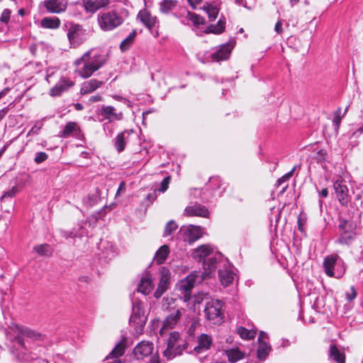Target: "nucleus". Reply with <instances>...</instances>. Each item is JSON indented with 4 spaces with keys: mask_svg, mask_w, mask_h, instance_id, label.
<instances>
[{
    "mask_svg": "<svg viewBox=\"0 0 363 363\" xmlns=\"http://www.w3.org/2000/svg\"><path fill=\"white\" fill-rule=\"evenodd\" d=\"M110 123H108V121H107L103 124V129L104 132L106 133H108L109 135H111L113 133V129L111 127L109 126Z\"/></svg>",
    "mask_w": 363,
    "mask_h": 363,
    "instance_id": "59",
    "label": "nucleus"
},
{
    "mask_svg": "<svg viewBox=\"0 0 363 363\" xmlns=\"http://www.w3.org/2000/svg\"><path fill=\"white\" fill-rule=\"evenodd\" d=\"M221 259V255L218 254L216 255H213L210 257L206 260H204L203 262V279L207 277H209L210 274L214 272L217 267L218 262Z\"/></svg>",
    "mask_w": 363,
    "mask_h": 363,
    "instance_id": "23",
    "label": "nucleus"
},
{
    "mask_svg": "<svg viewBox=\"0 0 363 363\" xmlns=\"http://www.w3.org/2000/svg\"><path fill=\"white\" fill-rule=\"evenodd\" d=\"M229 362L235 363L245 357V354L238 347L232 348L225 351Z\"/></svg>",
    "mask_w": 363,
    "mask_h": 363,
    "instance_id": "33",
    "label": "nucleus"
},
{
    "mask_svg": "<svg viewBox=\"0 0 363 363\" xmlns=\"http://www.w3.org/2000/svg\"><path fill=\"white\" fill-rule=\"evenodd\" d=\"M327 152L324 149L320 150L315 155L317 162H323L326 160Z\"/></svg>",
    "mask_w": 363,
    "mask_h": 363,
    "instance_id": "55",
    "label": "nucleus"
},
{
    "mask_svg": "<svg viewBox=\"0 0 363 363\" xmlns=\"http://www.w3.org/2000/svg\"><path fill=\"white\" fill-rule=\"evenodd\" d=\"M154 345L150 341H141L133 349V354L137 360H143L152 355Z\"/></svg>",
    "mask_w": 363,
    "mask_h": 363,
    "instance_id": "14",
    "label": "nucleus"
},
{
    "mask_svg": "<svg viewBox=\"0 0 363 363\" xmlns=\"http://www.w3.org/2000/svg\"><path fill=\"white\" fill-rule=\"evenodd\" d=\"M129 321L130 325L134 328L135 334L143 333L147 318L145 315L143 303L141 301L133 303L132 315Z\"/></svg>",
    "mask_w": 363,
    "mask_h": 363,
    "instance_id": "7",
    "label": "nucleus"
},
{
    "mask_svg": "<svg viewBox=\"0 0 363 363\" xmlns=\"http://www.w3.org/2000/svg\"><path fill=\"white\" fill-rule=\"evenodd\" d=\"M345 295H346V299L348 301H353L357 296V291L355 290L354 286H352L350 288V290L346 292Z\"/></svg>",
    "mask_w": 363,
    "mask_h": 363,
    "instance_id": "56",
    "label": "nucleus"
},
{
    "mask_svg": "<svg viewBox=\"0 0 363 363\" xmlns=\"http://www.w3.org/2000/svg\"><path fill=\"white\" fill-rule=\"evenodd\" d=\"M330 357L337 363H345V354L335 345L330 347Z\"/></svg>",
    "mask_w": 363,
    "mask_h": 363,
    "instance_id": "34",
    "label": "nucleus"
},
{
    "mask_svg": "<svg viewBox=\"0 0 363 363\" xmlns=\"http://www.w3.org/2000/svg\"><path fill=\"white\" fill-rule=\"evenodd\" d=\"M125 191V184L124 182H121L118 188L116 196L119 195L121 192H124Z\"/></svg>",
    "mask_w": 363,
    "mask_h": 363,
    "instance_id": "64",
    "label": "nucleus"
},
{
    "mask_svg": "<svg viewBox=\"0 0 363 363\" xmlns=\"http://www.w3.org/2000/svg\"><path fill=\"white\" fill-rule=\"evenodd\" d=\"M98 199L99 196L96 194H89L86 198L83 199V201L87 206L91 207L97 203Z\"/></svg>",
    "mask_w": 363,
    "mask_h": 363,
    "instance_id": "47",
    "label": "nucleus"
},
{
    "mask_svg": "<svg viewBox=\"0 0 363 363\" xmlns=\"http://www.w3.org/2000/svg\"><path fill=\"white\" fill-rule=\"evenodd\" d=\"M272 350L271 346L265 341L259 342V346L257 351V357L259 360H264L269 352Z\"/></svg>",
    "mask_w": 363,
    "mask_h": 363,
    "instance_id": "35",
    "label": "nucleus"
},
{
    "mask_svg": "<svg viewBox=\"0 0 363 363\" xmlns=\"http://www.w3.org/2000/svg\"><path fill=\"white\" fill-rule=\"evenodd\" d=\"M203 9L206 11L208 13V19L210 21H214L218 14V10L216 7H209L208 4H207V6H203Z\"/></svg>",
    "mask_w": 363,
    "mask_h": 363,
    "instance_id": "46",
    "label": "nucleus"
},
{
    "mask_svg": "<svg viewBox=\"0 0 363 363\" xmlns=\"http://www.w3.org/2000/svg\"><path fill=\"white\" fill-rule=\"evenodd\" d=\"M197 345L194 348V352L199 354L211 349L213 344V338L208 334L202 333L197 337Z\"/></svg>",
    "mask_w": 363,
    "mask_h": 363,
    "instance_id": "18",
    "label": "nucleus"
},
{
    "mask_svg": "<svg viewBox=\"0 0 363 363\" xmlns=\"http://www.w3.org/2000/svg\"><path fill=\"white\" fill-rule=\"evenodd\" d=\"M218 275L223 285L229 286L234 279V273L230 270H219Z\"/></svg>",
    "mask_w": 363,
    "mask_h": 363,
    "instance_id": "37",
    "label": "nucleus"
},
{
    "mask_svg": "<svg viewBox=\"0 0 363 363\" xmlns=\"http://www.w3.org/2000/svg\"><path fill=\"white\" fill-rule=\"evenodd\" d=\"M110 0H83L84 9L86 11L94 13L98 9L106 6Z\"/></svg>",
    "mask_w": 363,
    "mask_h": 363,
    "instance_id": "25",
    "label": "nucleus"
},
{
    "mask_svg": "<svg viewBox=\"0 0 363 363\" xmlns=\"http://www.w3.org/2000/svg\"><path fill=\"white\" fill-rule=\"evenodd\" d=\"M185 214L188 216H200L208 218L209 215L208 210L200 203H194L185 208Z\"/></svg>",
    "mask_w": 363,
    "mask_h": 363,
    "instance_id": "22",
    "label": "nucleus"
},
{
    "mask_svg": "<svg viewBox=\"0 0 363 363\" xmlns=\"http://www.w3.org/2000/svg\"><path fill=\"white\" fill-rule=\"evenodd\" d=\"M103 84L104 82L102 81H99L95 79H90L89 81L84 82L82 84L80 92L82 94H89L99 88Z\"/></svg>",
    "mask_w": 363,
    "mask_h": 363,
    "instance_id": "26",
    "label": "nucleus"
},
{
    "mask_svg": "<svg viewBox=\"0 0 363 363\" xmlns=\"http://www.w3.org/2000/svg\"><path fill=\"white\" fill-rule=\"evenodd\" d=\"M43 127V123L40 121H37L35 125L30 129L29 134H35L37 135L40 132V129Z\"/></svg>",
    "mask_w": 363,
    "mask_h": 363,
    "instance_id": "57",
    "label": "nucleus"
},
{
    "mask_svg": "<svg viewBox=\"0 0 363 363\" xmlns=\"http://www.w3.org/2000/svg\"><path fill=\"white\" fill-rule=\"evenodd\" d=\"M153 283L150 274H146L145 277L140 279L138 286V291L141 292L144 295L149 294L153 289Z\"/></svg>",
    "mask_w": 363,
    "mask_h": 363,
    "instance_id": "27",
    "label": "nucleus"
},
{
    "mask_svg": "<svg viewBox=\"0 0 363 363\" xmlns=\"http://www.w3.org/2000/svg\"><path fill=\"white\" fill-rule=\"evenodd\" d=\"M43 4L47 12L50 13H62L67 7V0H45Z\"/></svg>",
    "mask_w": 363,
    "mask_h": 363,
    "instance_id": "17",
    "label": "nucleus"
},
{
    "mask_svg": "<svg viewBox=\"0 0 363 363\" xmlns=\"http://www.w3.org/2000/svg\"><path fill=\"white\" fill-rule=\"evenodd\" d=\"M178 228L177 224L173 220H169L165 225L163 237L171 235Z\"/></svg>",
    "mask_w": 363,
    "mask_h": 363,
    "instance_id": "44",
    "label": "nucleus"
},
{
    "mask_svg": "<svg viewBox=\"0 0 363 363\" xmlns=\"http://www.w3.org/2000/svg\"><path fill=\"white\" fill-rule=\"evenodd\" d=\"M11 11L9 9H5L0 16V22L8 23L11 17Z\"/></svg>",
    "mask_w": 363,
    "mask_h": 363,
    "instance_id": "54",
    "label": "nucleus"
},
{
    "mask_svg": "<svg viewBox=\"0 0 363 363\" xmlns=\"http://www.w3.org/2000/svg\"><path fill=\"white\" fill-rule=\"evenodd\" d=\"M237 331L240 337L245 340H252L256 335V331L247 330L242 326L238 327Z\"/></svg>",
    "mask_w": 363,
    "mask_h": 363,
    "instance_id": "40",
    "label": "nucleus"
},
{
    "mask_svg": "<svg viewBox=\"0 0 363 363\" xmlns=\"http://www.w3.org/2000/svg\"><path fill=\"white\" fill-rule=\"evenodd\" d=\"M127 340L125 337H123L114 348L111 350L107 358H118L122 355H123L125 350L127 347Z\"/></svg>",
    "mask_w": 363,
    "mask_h": 363,
    "instance_id": "31",
    "label": "nucleus"
},
{
    "mask_svg": "<svg viewBox=\"0 0 363 363\" xmlns=\"http://www.w3.org/2000/svg\"><path fill=\"white\" fill-rule=\"evenodd\" d=\"M171 180L170 176H167L163 179L160 184V188L158 189L159 191L164 193L168 189L169 182Z\"/></svg>",
    "mask_w": 363,
    "mask_h": 363,
    "instance_id": "53",
    "label": "nucleus"
},
{
    "mask_svg": "<svg viewBox=\"0 0 363 363\" xmlns=\"http://www.w3.org/2000/svg\"><path fill=\"white\" fill-rule=\"evenodd\" d=\"M184 311L182 308H172V311L169 312L163 321L162 326L160 330L161 335H163L167 331L173 329L182 315V311Z\"/></svg>",
    "mask_w": 363,
    "mask_h": 363,
    "instance_id": "11",
    "label": "nucleus"
},
{
    "mask_svg": "<svg viewBox=\"0 0 363 363\" xmlns=\"http://www.w3.org/2000/svg\"><path fill=\"white\" fill-rule=\"evenodd\" d=\"M197 275L190 274L184 279L182 280L178 285V289L183 294L184 301H189L191 298V291L194 288Z\"/></svg>",
    "mask_w": 363,
    "mask_h": 363,
    "instance_id": "16",
    "label": "nucleus"
},
{
    "mask_svg": "<svg viewBox=\"0 0 363 363\" xmlns=\"http://www.w3.org/2000/svg\"><path fill=\"white\" fill-rule=\"evenodd\" d=\"M341 108H338L334 113V118L333 120V125L335 129L337 130L340 128L342 117L340 116Z\"/></svg>",
    "mask_w": 363,
    "mask_h": 363,
    "instance_id": "48",
    "label": "nucleus"
},
{
    "mask_svg": "<svg viewBox=\"0 0 363 363\" xmlns=\"http://www.w3.org/2000/svg\"><path fill=\"white\" fill-rule=\"evenodd\" d=\"M175 301L176 299L172 297H164L162 304V309L168 312L172 311V308H177L174 306Z\"/></svg>",
    "mask_w": 363,
    "mask_h": 363,
    "instance_id": "43",
    "label": "nucleus"
},
{
    "mask_svg": "<svg viewBox=\"0 0 363 363\" xmlns=\"http://www.w3.org/2000/svg\"><path fill=\"white\" fill-rule=\"evenodd\" d=\"M129 135L130 132L128 130H124L116 135L114 146L118 152H121L124 150L126 145V140Z\"/></svg>",
    "mask_w": 363,
    "mask_h": 363,
    "instance_id": "29",
    "label": "nucleus"
},
{
    "mask_svg": "<svg viewBox=\"0 0 363 363\" xmlns=\"http://www.w3.org/2000/svg\"><path fill=\"white\" fill-rule=\"evenodd\" d=\"M48 158V155L45 152H37L35 154L34 162L36 164H40Z\"/></svg>",
    "mask_w": 363,
    "mask_h": 363,
    "instance_id": "49",
    "label": "nucleus"
},
{
    "mask_svg": "<svg viewBox=\"0 0 363 363\" xmlns=\"http://www.w3.org/2000/svg\"><path fill=\"white\" fill-rule=\"evenodd\" d=\"M40 26L47 29H57L60 26L61 21L58 17H44L40 21Z\"/></svg>",
    "mask_w": 363,
    "mask_h": 363,
    "instance_id": "28",
    "label": "nucleus"
},
{
    "mask_svg": "<svg viewBox=\"0 0 363 363\" xmlns=\"http://www.w3.org/2000/svg\"><path fill=\"white\" fill-rule=\"evenodd\" d=\"M181 230L184 233V240L192 243L199 239L201 236V231L199 227L190 225L189 227L182 226Z\"/></svg>",
    "mask_w": 363,
    "mask_h": 363,
    "instance_id": "20",
    "label": "nucleus"
},
{
    "mask_svg": "<svg viewBox=\"0 0 363 363\" xmlns=\"http://www.w3.org/2000/svg\"><path fill=\"white\" fill-rule=\"evenodd\" d=\"M85 235H87V230L79 224L77 228H74L69 231V237L71 238H82Z\"/></svg>",
    "mask_w": 363,
    "mask_h": 363,
    "instance_id": "42",
    "label": "nucleus"
},
{
    "mask_svg": "<svg viewBox=\"0 0 363 363\" xmlns=\"http://www.w3.org/2000/svg\"><path fill=\"white\" fill-rule=\"evenodd\" d=\"M323 267L325 273L330 277L340 279L346 271L343 259L337 255H330L324 258Z\"/></svg>",
    "mask_w": 363,
    "mask_h": 363,
    "instance_id": "5",
    "label": "nucleus"
},
{
    "mask_svg": "<svg viewBox=\"0 0 363 363\" xmlns=\"http://www.w3.org/2000/svg\"><path fill=\"white\" fill-rule=\"evenodd\" d=\"M86 30L79 24H71L68 31L67 38L73 47L78 46L86 40Z\"/></svg>",
    "mask_w": 363,
    "mask_h": 363,
    "instance_id": "10",
    "label": "nucleus"
},
{
    "mask_svg": "<svg viewBox=\"0 0 363 363\" xmlns=\"http://www.w3.org/2000/svg\"><path fill=\"white\" fill-rule=\"evenodd\" d=\"M187 17L189 18V20H191V21L194 25L199 26V25H203L205 23L204 18L199 15H197L194 13L188 11Z\"/></svg>",
    "mask_w": 363,
    "mask_h": 363,
    "instance_id": "45",
    "label": "nucleus"
},
{
    "mask_svg": "<svg viewBox=\"0 0 363 363\" xmlns=\"http://www.w3.org/2000/svg\"><path fill=\"white\" fill-rule=\"evenodd\" d=\"M187 348V343L181 338L178 332H172L169 335L167 349L164 351V356L168 359H172L182 354Z\"/></svg>",
    "mask_w": 363,
    "mask_h": 363,
    "instance_id": "6",
    "label": "nucleus"
},
{
    "mask_svg": "<svg viewBox=\"0 0 363 363\" xmlns=\"http://www.w3.org/2000/svg\"><path fill=\"white\" fill-rule=\"evenodd\" d=\"M234 45L235 42L230 40L226 43L219 45L217 50L211 54V60L215 62L228 60L234 48Z\"/></svg>",
    "mask_w": 363,
    "mask_h": 363,
    "instance_id": "15",
    "label": "nucleus"
},
{
    "mask_svg": "<svg viewBox=\"0 0 363 363\" xmlns=\"http://www.w3.org/2000/svg\"><path fill=\"white\" fill-rule=\"evenodd\" d=\"M129 12L125 9L101 12L98 15V23L103 31H111L120 26L128 17Z\"/></svg>",
    "mask_w": 363,
    "mask_h": 363,
    "instance_id": "3",
    "label": "nucleus"
},
{
    "mask_svg": "<svg viewBox=\"0 0 363 363\" xmlns=\"http://www.w3.org/2000/svg\"><path fill=\"white\" fill-rule=\"evenodd\" d=\"M296 167L294 166L290 172L283 175L281 178L278 179L277 181V184L278 186H280L282 183L288 181L292 177L294 172L296 169Z\"/></svg>",
    "mask_w": 363,
    "mask_h": 363,
    "instance_id": "50",
    "label": "nucleus"
},
{
    "mask_svg": "<svg viewBox=\"0 0 363 363\" xmlns=\"http://www.w3.org/2000/svg\"><path fill=\"white\" fill-rule=\"evenodd\" d=\"M169 248L168 245H164L161 246L155 253V255L154 257L155 262L158 264H163L166 261V259L169 255Z\"/></svg>",
    "mask_w": 363,
    "mask_h": 363,
    "instance_id": "32",
    "label": "nucleus"
},
{
    "mask_svg": "<svg viewBox=\"0 0 363 363\" xmlns=\"http://www.w3.org/2000/svg\"><path fill=\"white\" fill-rule=\"evenodd\" d=\"M136 35V30H133L132 32L121 43L120 49L122 52L127 51L130 49L135 40Z\"/></svg>",
    "mask_w": 363,
    "mask_h": 363,
    "instance_id": "36",
    "label": "nucleus"
},
{
    "mask_svg": "<svg viewBox=\"0 0 363 363\" xmlns=\"http://www.w3.org/2000/svg\"><path fill=\"white\" fill-rule=\"evenodd\" d=\"M138 18L142 23L149 30H152L158 24L156 16H152L148 11L143 9L138 14Z\"/></svg>",
    "mask_w": 363,
    "mask_h": 363,
    "instance_id": "21",
    "label": "nucleus"
},
{
    "mask_svg": "<svg viewBox=\"0 0 363 363\" xmlns=\"http://www.w3.org/2000/svg\"><path fill=\"white\" fill-rule=\"evenodd\" d=\"M106 62V57L99 51L90 50L86 52L74 64L78 67L77 72L82 78H89Z\"/></svg>",
    "mask_w": 363,
    "mask_h": 363,
    "instance_id": "2",
    "label": "nucleus"
},
{
    "mask_svg": "<svg viewBox=\"0 0 363 363\" xmlns=\"http://www.w3.org/2000/svg\"><path fill=\"white\" fill-rule=\"evenodd\" d=\"M333 189L340 203L343 206H347L349 202V189L345 182L342 179H336L333 182Z\"/></svg>",
    "mask_w": 363,
    "mask_h": 363,
    "instance_id": "12",
    "label": "nucleus"
},
{
    "mask_svg": "<svg viewBox=\"0 0 363 363\" xmlns=\"http://www.w3.org/2000/svg\"><path fill=\"white\" fill-rule=\"evenodd\" d=\"M160 282L157 288L154 293V296L156 298H160L162 294L168 289L170 284L171 273L165 267H162L160 270Z\"/></svg>",
    "mask_w": 363,
    "mask_h": 363,
    "instance_id": "13",
    "label": "nucleus"
},
{
    "mask_svg": "<svg viewBox=\"0 0 363 363\" xmlns=\"http://www.w3.org/2000/svg\"><path fill=\"white\" fill-rule=\"evenodd\" d=\"M338 236L335 242L341 245L350 246L357 236V225L350 219H338Z\"/></svg>",
    "mask_w": 363,
    "mask_h": 363,
    "instance_id": "4",
    "label": "nucleus"
},
{
    "mask_svg": "<svg viewBox=\"0 0 363 363\" xmlns=\"http://www.w3.org/2000/svg\"><path fill=\"white\" fill-rule=\"evenodd\" d=\"M74 86V82L67 77H62L60 81L50 90V95L59 96Z\"/></svg>",
    "mask_w": 363,
    "mask_h": 363,
    "instance_id": "19",
    "label": "nucleus"
},
{
    "mask_svg": "<svg viewBox=\"0 0 363 363\" xmlns=\"http://www.w3.org/2000/svg\"><path fill=\"white\" fill-rule=\"evenodd\" d=\"M79 130V127L75 122H68L59 133L60 138H68L72 135H77Z\"/></svg>",
    "mask_w": 363,
    "mask_h": 363,
    "instance_id": "30",
    "label": "nucleus"
},
{
    "mask_svg": "<svg viewBox=\"0 0 363 363\" xmlns=\"http://www.w3.org/2000/svg\"><path fill=\"white\" fill-rule=\"evenodd\" d=\"M11 330L13 334H7L8 339L13 344L11 347V352L18 360L24 359L26 351V347L23 337L30 338L34 340H43L44 336L39 333L32 330L27 327L14 324Z\"/></svg>",
    "mask_w": 363,
    "mask_h": 363,
    "instance_id": "1",
    "label": "nucleus"
},
{
    "mask_svg": "<svg viewBox=\"0 0 363 363\" xmlns=\"http://www.w3.org/2000/svg\"><path fill=\"white\" fill-rule=\"evenodd\" d=\"M223 303L220 300H211L206 303L204 313L206 318L213 324L220 325L223 322Z\"/></svg>",
    "mask_w": 363,
    "mask_h": 363,
    "instance_id": "8",
    "label": "nucleus"
},
{
    "mask_svg": "<svg viewBox=\"0 0 363 363\" xmlns=\"http://www.w3.org/2000/svg\"><path fill=\"white\" fill-rule=\"evenodd\" d=\"M112 98H113V99H115V100H116V101H118L123 102V103H124V104H125V103H129V102H130L127 99H125V98H124V97H123V96H121L116 95V94L113 95V96H112Z\"/></svg>",
    "mask_w": 363,
    "mask_h": 363,
    "instance_id": "63",
    "label": "nucleus"
},
{
    "mask_svg": "<svg viewBox=\"0 0 363 363\" xmlns=\"http://www.w3.org/2000/svg\"><path fill=\"white\" fill-rule=\"evenodd\" d=\"M96 117L99 122L104 121L111 123L114 121H121L123 118V112H117L112 106L101 105L96 110Z\"/></svg>",
    "mask_w": 363,
    "mask_h": 363,
    "instance_id": "9",
    "label": "nucleus"
},
{
    "mask_svg": "<svg viewBox=\"0 0 363 363\" xmlns=\"http://www.w3.org/2000/svg\"><path fill=\"white\" fill-rule=\"evenodd\" d=\"M225 21L220 19L216 25H210L205 30L206 33L220 34L225 30Z\"/></svg>",
    "mask_w": 363,
    "mask_h": 363,
    "instance_id": "39",
    "label": "nucleus"
},
{
    "mask_svg": "<svg viewBox=\"0 0 363 363\" xmlns=\"http://www.w3.org/2000/svg\"><path fill=\"white\" fill-rule=\"evenodd\" d=\"M213 252V249L208 245H203L194 250L192 257L198 262L206 260V257L210 256Z\"/></svg>",
    "mask_w": 363,
    "mask_h": 363,
    "instance_id": "24",
    "label": "nucleus"
},
{
    "mask_svg": "<svg viewBox=\"0 0 363 363\" xmlns=\"http://www.w3.org/2000/svg\"><path fill=\"white\" fill-rule=\"evenodd\" d=\"M156 199H157V194H156L155 191H154L153 192L149 193L145 197V199L147 201H149L150 203H152Z\"/></svg>",
    "mask_w": 363,
    "mask_h": 363,
    "instance_id": "58",
    "label": "nucleus"
},
{
    "mask_svg": "<svg viewBox=\"0 0 363 363\" xmlns=\"http://www.w3.org/2000/svg\"><path fill=\"white\" fill-rule=\"evenodd\" d=\"M209 185L213 189H220L223 185L220 177H212L209 180Z\"/></svg>",
    "mask_w": 363,
    "mask_h": 363,
    "instance_id": "52",
    "label": "nucleus"
},
{
    "mask_svg": "<svg viewBox=\"0 0 363 363\" xmlns=\"http://www.w3.org/2000/svg\"><path fill=\"white\" fill-rule=\"evenodd\" d=\"M147 363H160V357L157 353L150 356V359Z\"/></svg>",
    "mask_w": 363,
    "mask_h": 363,
    "instance_id": "60",
    "label": "nucleus"
},
{
    "mask_svg": "<svg viewBox=\"0 0 363 363\" xmlns=\"http://www.w3.org/2000/svg\"><path fill=\"white\" fill-rule=\"evenodd\" d=\"M201 1L202 0H187L192 9H196L197 6L201 3Z\"/></svg>",
    "mask_w": 363,
    "mask_h": 363,
    "instance_id": "62",
    "label": "nucleus"
},
{
    "mask_svg": "<svg viewBox=\"0 0 363 363\" xmlns=\"http://www.w3.org/2000/svg\"><path fill=\"white\" fill-rule=\"evenodd\" d=\"M177 1L175 0H162L160 3V10L162 13H169L176 8Z\"/></svg>",
    "mask_w": 363,
    "mask_h": 363,
    "instance_id": "38",
    "label": "nucleus"
},
{
    "mask_svg": "<svg viewBox=\"0 0 363 363\" xmlns=\"http://www.w3.org/2000/svg\"><path fill=\"white\" fill-rule=\"evenodd\" d=\"M33 250L40 256H49L52 254L51 247L48 244L36 245L33 247Z\"/></svg>",
    "mask_w": 363,
    "mask_h": 363,
    "instance_id": "41",
    "label": "nucleus"
},
{
    "mask_svg": "<svg viewBox=\"0 0 363 363\" xmlns=\"http://www.w3.org/2000/svg\"><path fill=\"white\" fill-rule=\"evenodd\" d=\"M18 192V189L16 186H13L11 189L5 191L3 195L1 196V201H3L7 198L13 197Z\"/></svg>",
    "mask_w": 363,
    "mask_h": 363,
    "instance_id": "51",
    "label": "nucleus"
},
{
    "mask_svg": "<svg viewBox=\"0 0 363 363\" xmlns=\"http://www.w3.org/2000/svg\"><path fill=\"white\" fill-rule=\"evenodd\" d=\"M274 30L277 33L280 34L283 32L282 23L281 21H278L274 26Z\"/></svg>",
    "mask_w": 363,
    "mask_h": 363,
    "instance_id": "61",
    "label": "nucleus"
}]
</instances>
